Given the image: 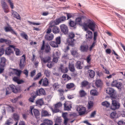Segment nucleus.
Masks as SVG:
<instances>
[{
	"label": "nucleus",
	"mask_w": 125,
	"mask_h": 125,
	"mask_svg": "<svg viewBox=\"0 0 125 125\" xmlns=\"http://www.w3.org/2000/svg\"><path fill=\"white\" fill-rule=\"evenodd\" d=\"M83 27L85 31H87L88 28L93 31H94L95 28V24L94 22H91L88 23H84L83 24Z\"/></svg>",
	"instance_id": "f257e3e1"
},
{
	"label": "nucleus",
	"mask_w": 125,
	"mask_h": 125,
	"mask_svg": "<svg viewBox=\"0 0 125 125\" xmlns=\"http://www.w3.org/2000/svg\"><path fill=\"white\" fill-rule=\"evenodd\" d=\"M75 36L74 34L72 32L69 33V38L67 39V42L68 45L72 47L74 46V40L73 38Z\"/></svg>",
	"instance_id": "f03ea898"
},
{
	"label": "nucleus",
	"mask_w": 125,
	"mask_h": 125,
	"mask_svg": "<svg viewBox=\"0 0 125 125\" xmlns=\"http://www.w3.org/2000/svg\"><path fill=\"white\" fill-rule=\"evenodd\" d=\"M41 50H44L45 52L46 53H48L50 52L51 50V48L49 45L48 43L45 44V42L43 40Z\"/></svg>",
	"instance_id": "7ed1b4c3"
},
{
	"label": "nucleus",
	"mask_w": 125,
	"mask_h": 125,
	"mask_svg": "<svg viewBox=\"0 0 125 125\" xmlns=\"http://www.w3.org/2000/svg\"><path fill=\"white\" fill-rule=\"evenodd\" d=\"M6 62V59L4 57H2L1 58L0 62V73H1L3 72Z\"/></svg>",
	"instance_id": "20e7f679"
},
{
	"label": "nucleus",
	"mask_w": 125,
	"mask_h": 125,
	"mask_svg": "<svg viewBox=\"0 0 125 125\" xmlns=\"http://www.w3.org/2000/svg\"><path fill=\"white\" fill-rule=\"evenodd\" d=\"M120 106V104L116 100H112V105L111 107V109L113 110H115L118 109Z\"/></svg>",
	"instance_id": "39448f33"
},
{
	"label": "nucleus",
	"mask_w": 125,
	"mask_h": 125,
	"mask_svg": "<svg viewBox=\"0 0 125 125\" xmlns=\"http://www.w3.org/2000/svg\"><path fill=\"white\" fill-rule=\"evenodd\" d=\"M1 6L4 12L6 13L9 12V7L5 0H2L1 1Z\"/></svg>",
	"instance_id": "423d86ee"
},
{
	"label": "nucleus",
	"mask_w": 125,
	"mask_h": 125,
	"mask_svg": "<svg viewBox=\"0 0 125 125\" xmlns=\"http://www.w3.org/2000/svg\"><path fill=\"white\" fill-rule=\"evenodd\" d=\"M14 46L13 45H10L9 47L7 48L5 50V54L7 55H10L11 53H13V49Z\"/></svg>",
	"instance_id": "0eeeda50"
},
{
	"label": "nucleus",
	"mask_w": 125,
	"mask_h": 125,
	"mask_svg": "<svg viewBox=\"0 0 125 125\" xmlns=\"http://www.w3.org/2000/svg\"><path fill=\"white\" fill-rule=\"evenodd\" d=\"M77 111L79 112L78 113L80 115H82L85 114H86V109L85 107L83 106H78L77 108Z\"/></svg>",
	"instance_id": "6e6552de"
},
{
	"label": "nucleus",
	"mask_w": 125,
	"mask_h": 125,
	"mask_svg": "<svg viewBox=\"0 0 125 125\" xmlns=\"http://www.w3.org/2000/svg\"><path fill=\"white\" fill-rule=\"evenodd\" d=\"M9 87L10 89L12 90V92L15 93L20 92L21 91V88L20 87H16L13 84L10 85Z\"/></svg>",
	"instance_id": "1a4fd4ad"
},
{
	"label": "nucleus",
	"mask_w": 125,
	"mask_h": 125,
	"mask_svg": "<svg viewBox=\"0 0 125 125\" xmlns=\"http://www.w3.org/2000/svg\"><path fill=\"white\" fill-rule=\"evenodd\" d=\"M42 82V85L43 86L46 87L48 86L49 84L48 80L46 78H44V79H42L39 81V83L40 84H41Z\"/></svg>",
	"instance_id": "9d476101"
},
{
	"label": "nucleus",
	"mask_w": 125,
	"mask_h": 125,
	"mask_svg": "<svg viewBox=\"0 0 125 125\" xmlns=\"http://www.w3.org/2000/svg\"><path fill=\"white\" fill-rule=\"evenodd\" d=\"M115 90L112 88H107L106 90V93L111 95V96L112 97H114L115 96Z\"/></svg>",
	"instance_id": "9b49d317"
},
{
	"label": "nucleus",
	"mask_w": 125,
	"mask_h": 125,
	"mask_svg": "<svg viewBox=\"0 0 125 125\" xmlns=\"http://www.w3.org/2000/svg\"><path fill=\"white\" fill-rule=\"evenodd\" d=\"M61 31L65 34L68 33V29L67 26L65 24H62L60 26Z\"/></svg>",
	"instance_id": "f8f14e48"
},
{
	"label": "nucleus",
	"mask_w": 125,
	"mask_h": 125,
	"mask_svg": "<svg viewBox=\"0 0 125 125\" xmlns=\"http://www.w3.org/2000/svg\"><path fill=\"white\" fill-rule=\"evenodd\" d=\"M22 58L20 59V62L19 63V66L21 68H23L24 66V62L25 60V56L24 54L21 57Z\"/></svg>",
	"instance_id": "ddd939ff"
},
{
	"label": "nucleus",
	"mask_w": 125,
	"mask_h": 125,
	"mask_svg": "<svg viewBox=\"0 0 125 125\" xmlns=\"http://www.w3.org/2000/svg\"><path fill=\"white\" fill-rule=\"evenodd\" d=\"M103 85L102 82L100 79L96 80L95 82V86L97 88H101Z\"/></svg>",
	"instance_id": "4468645a"
},
{
	"label": "nucleus",
	"mask_w": 125,
	"mask_h": 125,
	"mask_svg": "<svg viewBox=\"0 0 125 125\" xmlns=\"http://www.w3.org/2000/svg\"><path fill=\"white\" fill-rule=\"evenodd\" d=\"M13 81L17 83L18 84H20L24 82V81L22 80H20L17 77H14L13 78Z\"/></svg>",
	"instance_id": "2eb2a0df"
},
{
	"label": "nucleus",
	"mask_w": 125,
	"mask_h": 125,
	"mask_svg": "<svg viewBox=\"0 0 125 125\" xmlns=\"http://www.w3.org/2000/svg\"><path fill=\"white\" fill-rule=\"evenodd\" d=\"M69 24L70 26L73 29H75L77 28L76 23L74 21L70 20L69 21Z\"/></svg>",
	"instance_id": "dca6fc26"
},
{
	"label": "nucleus",
	"mask_w": 125,
	"mask_h": 125,
	"mask_svg": "<svg viewBox=\"0 0 125 125\" xmlns=\"http://www.w3.org/2000/svg\"><path fill=\"white\" fill-rule=\"evenodd\" d=\"M36 91L37 92L38 95H45L46 94L45 91L43 88L40 89L38 90H37Z\"/></svg>",
	"instance_id": "f3484780"
},
{
	"label": "nucleus",
	"mask_w": 125,
	"mask_h": 125,
	"mask_svg": "<svg viewBox=\"0 0 125 125\" xmlns=\"http://www.w3.org/2000/svg\"><path fill=\"white\" fill-rule=\"evenodd\" d=\"M88 49V46L87 45H81L80 48V50L82 52H86L87 51Z\"/></svg>",
	"instance_id": "a211bd4d"
},
{
	"label": "nucleus",
	"mask_w": 125,
	"mask_h": 125,
	"mask_svg": "<svg viewBox=\"0 0 125 125\" xmlns=\"http://www.w3.org/2000/svg\"><path fill=\"white\" fill-rule=\"evenodd\" d=\"M53 35L52 34H47L45 35V38L46 40L50 41L53 39Z\"/></svg>",
	"instance_id": "6ab92c4d"
},
{
	"label": "nucleus",
	"mask_w": 125,
	"mask_h": 125,
	"mask_svg": "<svg viewBox=\"0 0 125 125\" xmlns=\"http://www.w3.org/2000/svg\"><path fill=\"white\" fill-rule=\"evenodd\" d=\"M66 17L64 16H62L56 20L57 21L58 24H59L60 23L63 22L66 20Z\"/></svg>",
	"instance_id": "aec40b11"
},
{
	"label": "nucleus",
	"mask_w": 125,
	"mask_h": 125,
	"mask_svg": "<svg viewBox=\"0 0 125 125\" xmlns=\"http://www.w3.org/2000/svg\"><path fill=\"white\" fill-rule=\"evenodd\" d=\"M36 104L38 106H42L44 104V102L42 98L37 100L36 102Z\"/></svg>",
	"instance_id": "412c9836"
},
{
	"label": "nucleus",
	"mask_w": 125,
	"mask_h": 125,
	"mask_svg": "<svg viewBox=\"0 0 125 125\" xmlns=\"http://www.w3.org/2000/svg\"><path fill=\"white\" fill-rule=\"evenodd\" d=\"M86 31V33L87 34H86V36L87 38L88 39H91L92 38L93 33L91 31L89 30H87Z\"/></svg>",
	"instance_id": "4be33fe9"
},
{
	"label": "nucleus",
	"mask_w": 125,
	"mask_h": 125,
	"mask_svg": "<svg viewBox=\"0 0 125 125\" xmlns=\"http://www.w3.org/2000/svg\"><path fill=\"white\" fill-rule=\"evenodd\" d=\"M51 60V57L49 56H47L45 58H42L41 60L44 63L49 62Z\"/></svg>",
	"instance_id": "5701e85b"
},
{
	"label": "nucleus",
	"mask_w": 125,
	"mask_h": 125,
	"mask_svg": "<svg viewBox=\"0 0 125 125\" xmlns=\"http://www.w3.org/2000/svg\"><path fill=\"white\" fill-rule=\"evenodd\" d=\"M64 110L69 111L71 110V105L70 104L65 103L64 104Z\"/></svg>",
	"instance_id": "b1692460"
},
{
	"label": "nucleus",
	"mask_w": 125,
	"mask_h": 125,
	"mask_svg": "<svg viewBox=\"0 0 125 125\" xmlns=\"http://www.w3.org/2000/svg\"><path fill=\"white\" fill-rule=\"evenodd\" d=\"M59 69L61 70V72L62 73H67L68 70L67 67H65L62 65H61L60 66Z\"/></svg>",
	"instance_id": "393cba45"
},
{
	"label": "nucleus",
	"mask_w": 125,
	"mask_h": 125,
	"mask_svg": "<svg viewBox=\"0 0 125 125\" xmlns=\"http://www.w3.org/2000/svg\"><path fill=\"white\" fill-rule=\"evenodd\" d=\"M89 76L91 78H93L95 75L94 71L91 70H90L88 71Z\"/></svg>",
	"instance_id": "a878e982"
},
{
	"label": "nucleus",
	"mask_w": 125,
	"mask_h": 125,
	"mask_svg": "<svg viewBox=\"0 0 125 125\" xmlns=\"http://www.w3.org/2000/svg\"><path fill=\"white\" fill-rule=\"evenodd\" d=\"M49 27L52 28V27L53 28L54 26H55V25H58L56 20L54 21H51L49 23Z\"/></svg>",
	"instance_id": "bb28decb"
},
{
	"label": "nucleus",
	"mask_w": 125,
	"mask_h": 125,
	"mask_svg": "<svg viewBox=\"0 0 125 125\" xmlns=\"http://www.w3.org/2000/svg\"><path fill=\"white\" fill-rule=\"evenodd\" d=\"M52 31L53 33H57L60 32V29L58 27L54 26L52 29Z\"/></svg>",
	"instance_id": "cd10ccee"
},
{
	"label": "nucleus",
	"mask_w": 125,
	"mask_h": 125,
	"mask_svg": "<svg viewBox=\"0 0 125 125\" xmlns=\"http://www.w3.org/2000/svg\"><path fill=\"white\" fill-rule=\"evenodd\" d=\"M81 62L79 61L75 63V65L77 68L79 69H81L83 67L81 66Z\"/></svg>",
	"instance_id": "c85d7f7f"
},
{
	"label": "nucleus",
	"mask_w": 125,
	"mask_h": 125,
	"mask_svg": "<svg viewBox=\"0 0 125 125\" xmlns=\"http://www.w3.org/2000/svg\"><path fill=\"white\" fill-rule=\"evenodd\" d=\"M69 67L70 70L72 72H74L75 70L74 66V65L72 64L69 63Z\"/></svg>",
	"instance_id": "c756f323"
},
{
	"label": "nucleus",
	"mask_w": 125,
	"mask_h": 125,
	"mask_svg": "<svg viewBox=\"0 0 125 125\" xmlns=\"http://www.w3.org/2000/svg\"><path fill=\"white\" fill-rule=\"evenodd\" d=\"M102 104L103 106L107 108L109 107L110 105V104L109 102L106 101L102 102Z\"/></svg>",
	"instance_id": "7c9ffc66"
},
{
	"label": "nucleus",
	"mask_w": 125,
	"mask_h": 125,
	"mask_svg": "<svg viewBox=\"0 0 125 125\" xmlns=\"http://www.w3.org/2000/svg\"><path fill=\"white\" fill-rule=\"evenodd\" d=\"M44 123L45 124L47 125H52V121L47 119H45L44 121Z\"/></svg>",
	"instance_id": "2f4dec72"
},
{
	"label": "nucleus",
	"mask_w": 125,
	"mask_h": 125,
	"mask_svg": "<svg viewBox=\"0 0 125 125\" xmlns=\"http://www.w3.org/2000/svg\"><path fill=\"white\" fill-rule=\"evenodd\" d=\"M50 45L53 47H58V44L55 42L53 41H52L50 42Z\"/></svg>",
	"instance_id": "473e14b6"
},
{
	"label": "nucleus",
	"mask_w": 125,
	"mask_h": 125,
	"mask_svg": "<svg viewBox=\"0 0 125 125\" xmlns=\"http://www.w3.org/2000/svg\"><path fill=\"white\" fill-rule=\"evenodd\" d=\"M82 18L81 17H78L76 18L75 19V23L76 24H78L79 25H81L82 23Z\"/></svg>",
	"instance_id": "72a5a7b5"
},
{
	"label": "nucleus",
	"mask_w": 125,
	"mask_h": 125,
	"mask_svg": "<svg viewBox=\"0 0 125 125\" xmlns=\"http://www.w3.org/2000/svg\"><path fill=\"white\" fill-rule=\"evenodd\" d=\"M41 113L42 116H48L49 115V114L48 112L46 110H42L41 112Z\"/></svg>",
	"instance_id": "f704fd0d"
},
{
	"label": "nucleus",
	"mask_w": 125,
	"mask_h": 125,
	"mask_svg": "<svg viewBox=\"0 0 125 125\" xmlns=\"http://www.w3.org/2000/svg\"><path fill=\"white\" fill-rule=\"evenodd\" d=\"M33 112L35 115L36 118H38L40 115V113L38 110L36 109H33Z\"/></svg>",
	"instance_id": "c9c22d12"
},
{
	"label": "nucleus",
	"mask_w": 125,
	"mask_h": 125,
	"mask_svg": "<svg viewBox=\"0 0 125 125\" xmlns=\"http://www.w3.org/2000/svg\"><path fill=\"white\" fill-rule=\"evenodd\" d=\"M30 95L31 97L35 99L37 97V95H38L37 94V92H36V91L33 92L31 93Z\"/></svg>",
	"instance_id": "e433bc0d"
},
{
	"label": "nucleus",
	"mask_w": 125,
	"mask_h": 125,
	"mask_svg": "<svg viewBox=\"0 0 125 125\" xmlns=\"http://www.w3.org/2000/svg\"><path fill=\"white\" fill-rule=\"evenodd\" d=\"M90 93L91 95H97V92L96 90H91L90 92Z\"/></svg>",
	"instance_id": "4c0bfd02"
},
{
	"label": "nucleus",
	"mask_w": 125,
	"mask_h": 125,
	"mask_svg": "<svg viewBox=\"0 0 125 125\" xmlns=\"http://www.w3.org/2000/svg\"><path fill=\"white\" fill-rule=\"evenodd\" d=\"M20 35L23 38L27 40H28V36L25 33L23 32V33H21Z\"/></svg>",
	"instance_id": "58836bf2"
},
{
	"label": "nucleus",
	"mask_w": 125,
	"mask_h": 125,
	"mask_svg": "<svg viewBox=\"0 0 125 125\" xmlns=\"http://www.w3.org/2000/svg\"><path fill=\"white\" fill-rule=\"evenodd\" d=\"M79 93L81 97H83L86 94L85 91L83 90H82L80 91L79 92Z\"/></svg>",
	"instance_id": "ea45409f"
},
{
	"label": "nucleus",
	"mask_w": 125,
	"mask_h": 125,
	"mask_svg": "<svg viewBox=\"0 0 125 125\" xmlns=\"http://www.w3.org/2000/svg\"><path fill=\"white\" fill-rule=\"evenodd\" d=\"M12 28L10 26H7L4 28V30L6 32H10Z\"/></svg>",
	"instance_id": "a19ab883"
},
{
	"label": "nucleus",
	"mask_w": 125,
	"mask_h": 125,
	"mask_svg": "<svg viewBox=\"0 0 125 125\" xmlns=\"http://www.w3.org/2000/svg\"><path fill=\"white\" fill-rule=\"evenodd\" d=\"M74 86V84L73 83H69L66 85V88L67 89H70L73 88Z\"/></svg>",
	"instance_id": "79ce46f5"
},
{
	"label": "nucleus",
	"mask_w": 125,
	"mask_h": 125,
	"mask_svg": "<svg viewBox=\"0 0 125 125\" xmlns=\"http://www.w3.org/2000/svg\"><path fill=\"white\" fill-rule=\"evenodd\" d=\"M62 122V119L60 118L59 117L57 118H56L55 121V123H57L60 125H61V123Z\"/></svg>",
	"instance_id": "37998d69"
},
{
	"label": "nucleus",
	"mask_w": 125,
	"mask_h": 125,
	"mask_svg": "<svg viewBox=\"0 0 125 125\" xmlns=\"http://www.w3.org/2000/svg\"><path fill=\"white\" fill-rule=\"evenodd\" d=\"M116 112H113L110 114V116L112 119L115 118L116 117Z\"/></svg>",
	"instance_id": "c03bdc74"
},
{
	"label": "nucleus",
	"mask_w": 125,
	"mask_h": 125,
	"mask_svg": "<svg viewBox=\"0 0 125 125\" xmlns=\"http://www.w3.org/2000/svg\"><path fill=\"white\" fill-rule=\"evenodd\" d=\"M13 50H14L15 51V54L16 55H20V50L19 49L15 48L14 46V48L13 49Z\"/></svg>",
	"instance_id": "a18cd8bd"
},
{
	"label": "nucleus",
	"mask_w": 125,
	"mask_h": 125,
	"mask_svg": "<svg viewBox=\"0 0 125 125\" xmlns=\"http://www.w3.org/2000/svg\"><path fill=\"white\" fill-rule=\"evenodd\" d=\"M122 83L117 82L116 87L118 89H121L122 88Z\"/></svg>",
	"instance_id": "49530a36"
},
{
	"label": "nucleus",
	"mask_w": 125,
	"mask_h": 125,
	"mask_svg": "<svg viewBox=\"0 0 125 125\" xmlns=\"http://www.w3.org/2000/svg\"><path fill=\"white\" fill-rule=\"evenodd\" d=\"M89 84V83L86 81L82 82L81 83L82 86L83 87H85L87 85Z\"/></svg>",
	"instance_id": "de8ad7c7"
},
{
	"label": "nucleus",
	"mask_w": 125,
	"mask_h": 125,
	"mask_svg": "<svg viewBox=\"0 0 125 125\" xmlns=\"http://www.w3.org/2000/svg\"><path fill=\"white\" fill-rule=\"evenodd\" d=\"M41 76V72H40L37 73L35 77L33 78L34 80H36L38 79Z\"/></svg>",
	"instance_id": "09e8293b"
},
{
	"label": "nucleus",
	"mask_w": 125,
	"mask_h": 125,
	"mask_svg": "<svg viewBox=\"0 0 125 125\" xmlns=\"http://www.w3.org/2000/svg\"><path fill=\"white\" fill-rule=\"evenodd\" d=\"M15 69L16 70V72L15 73V74L17 76H20L22 72V71L20 70H18L17 69Z\"/></svg>",
	"instance_id": "8fccbe9b"
},
{
	"label": "nucleus",
	"mask_w": 125,
	"mask_h": 125,
	"mask_svg": "<svg viewBox=\"0 0 125 125\" xmlns=\"http://www.w3.org/2000/svg\"><path fill=\"white\" fill-rule=\"evenodd\" d=\"M56 42L58 44H60L61 43V38L60 36L57 37L56 38Z\"/></svg>",
	"instance_id": "3c124183"
},
{
	"label": "nucleus",
	"mask_w": 125,
	"mask_h": 125,
	"mask_svg": "<svg viewBox=\"0 0 125 125\" xmlns=\"http://www.w3.org/2000/svg\"><path fill=\"white\" fill-rule=\"evenodd\" d=\"M62 105V103L60 102H59L55 104V107L56 108H59L61 107Z\"/></svg>",
	"instance_id": "603ef678"
},
{
	"label": "nucleus",
	"mask_w": 125,
	"mask_h": 125,
	"mask_svg": "<svg viewBox=\"0 0 125 125\" xmlns=\"http://www.w3.org/2000/svg\"><path fill=\"white\" fill-rule=\"evenodd\" d=\"M14 120L15 121H18L19 119V115L16 114H15L14 115Z\"/></svg>",
	"instance_id": "864d4df0"
},
{
	"label": "nucleus",
	"mask_w": 125,
	"mask_h": 125,
	"mask_svg": "<svg viewBox=\"0 0 125 125\" xmlns=\"http://www.w3.org/2000/svg\"><path fill=\"white\" fill-rule=\"evenodd\" d=\"M7 1L10 4V7L12 9H13L14 8V5L13 3L11 2L10 0H7Z\"/></svg>",
	"instance_id": "5fc2aeb1"
},
{
	"label": "nucleus",
	"mask_w": 125,
	"mask_h": 125,
	"mask_svg": "<svg viewBox=\"0 0 125 125\" xmlns=\"http://www.w3.org/2000/svg\"><path fill=\"white\" fill-rule=\"evenodd\" d=\"M91 56V55L90 54H89L86 58V61L87 63L89 64L90 63V62L91 61V58L90 57Z\"/></svg>",
	"instance_id": "6e6d98bb"
},
{
	"label": "nucleus",
	"mask_w": 125,
	"mask_h": 125,
	"mask_svg": "<svg viewBox=\"0 0 125 125\" xmlns=\"http://www.w3.org/2000/svg\"><path fill=\"white\" fill-rule=\"evenodd\" d=\"M93 106V103L92 101H90L88 103V109H90Z\"/></svg>",
	"instance_id": "4d7b16f0"
},
{
	"label": "nucleus",
	"mask_w": 125,
	"mask_h": 125,
	"mask_svg": "<svg viewBox=\"0 0 125 125\" xmlns=\"http://www.w3.org/2000/svg\"><path fill=\"white\" fill-rule=\"evenodd\" d=\"M12 34L17 36L18 35L17 33L12 28L10 32Z\"/></svg>",
	"instance_id": "13d9d810"
},
{
	"label": "nucleus",
	"mask_w": 125,
	"mask_h": 125,
	"mask_svg": "<svg viewBox=\"0 0 125 125\" xmlns=\"http://www.w3.org/2000/svg\"><path fill=\"white\" fill-rule=\"evenodd\" d=\"M23 73L25 74L26 76V78H27L28 75V71L27 70L25 69L23 71Z\"/></svg>",
	"instance_id": "bf43d9fd"
},
{
	"label": "nucleus",
	"mask_w": 125,
	"mask_h": 125,
	"mask_svg": "<svg viewBox=\"0 0 125 125\" xmlns=\"http://www.w3.org/2000/svg\"><path fill=\"white\" fill-rule=\"evenodd\" d=\"M117 82L116 80H114L111 83L112 86L116 87Z\"/></svg>",
	"instance_id": "052dcab7"
},
{
	"label": "nucleus",
	"mask_w": 125,
	"mask_h": 125,
	"mask_svg": "<svg viewBox=\"0 0 125 125\" xmlns=\"http://www.w3.org/2000/svg\"><path fill=\"white\" fill-rule=\"evenodd\" d=\"M4 50L3 48L0 49V56H1L4 53Z\"/></svg>",
	"instance_id": "680f3d73"
},
{
	"label": "nucleus",
	"mask_w": 125,
	"mask_h": 125,
	"mask_svg": "<svg viewBox=\"0 0 125 125\" xmlns=\"http://www.w3.org/2000/svg\"><path fill=\"white\" fill-rule=\"evenodd\" d=\"M4 50L3 48L0 49V56H1L4 53Z\"/></svg>",
	"instance_id": "e2e57ef3"
},
{
	"label": "nucleus",
	"mask_w": 125,
	"mask_h": 125,
	"mask_svg": "<svg viewBox=\"0 0 125 125\" xmlns=\"http://www.w3.org/2000/svg\"><path fill=\"white\" fill-rule=\"evenodd\" d=\"M66 14L67 15V20H68L69 19L72 18V14L70 13H66Z\"/></svg>",
	"instance_id": "0e129e2a"
},
{
	"label": "nucleus",
	"mask_w": 125,
	"mask_h": 125,
	"mask_svg": "<svg viewBox=\"0 0 125 125\" xmlns=\"http://www.w3.org/2000/svg\"><path fill=\"white\" fill-rule=\"evenodd\" d=\"M72 54L74 56L76 55L77 52L76 50H73L72 51H71Z\"/></svg>",
	"instance_id": "69168bd1"
},
{
	"label": "nucleus",
	"mask_w": 125,
	"mask_h": 125,
	"mask_svg": "<svg viewBox=\"0 0 125 125\" xmlns=\"http://www.w3.org/2000/svg\"><path fill=\"white\" fill-rule=\"evenodd\" d=\"M118 125H125V123L122 121H120L118 123Z\"/></svg>",
	"instance_id": "338daca9"
},
{
	"label": "nucleus",
	"mask_w": 125,
	"mask_h": 125,
	"mask_svg": "<svg viewBox=\"0 0 125 125\" xmlns=\"http://www.w3.org/2000/svg\"><path fill=\"white\" fill-rule=\"evenodd\" d=\"M36 72V70H34L33 71H32L31 72V77H33L35 75Z\"/></svg>",
	"instance_id": "774afa93"
}]
</instances>
